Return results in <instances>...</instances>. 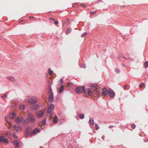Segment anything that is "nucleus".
Wrapping results in <instances>:
<instances>
[{"instance_id": "nucleus-1", "label": "nucleus", "mask_w": 148, "mask_h": 148, "mask_svg": "<svg viewBox=\"0 0 148 148\" xmlns=\"http://www.w3.org/2000/svg\"><path fill=\"white\" fill-rule=\"evenodd\" d=\"M27 119H25L23 122L24 125H27L29 123H33L35 121L36 117L31 113L28 112L27 113Z\"/></svg>"}, {"instance_id": "nucleus-11", "label": "nucleus", "mask_w": 148, "mask_h": 148, "mask_svg": "<svg viewBox=\"0 0 148 148\" xmlns=\"http://www.w3.org/2000/svg\"><path fill=\"white\" fill-rule=\"evenodd\" d=\"M24 120V118L20 116L17 117L15 119V122L16 123H21Z\"/></svg>"}, {"instance_id": "nucleus-9", "label": "nucleus", "mask_w": 148, "mask_h": 148, "mask_svg": "<svg viewBox=\"0 0 148 148\" xmlns=\"http://www.w3.org/2000/svg\"><path fill=\"white\" fill-rule=\"evenodd\" d=\"M13 128V130L16 132L21 131V126L18 125H14V126Z\"/></svg>"}, {"instance_id": "nucleus-37", "label": "nucleus", "mask_w": 148, "mask_h": 148, "mask_svg": "<svg viewBox=\"0 0 148 148\" xmlns=\"http://www.w3.org/2000/svg\"><path fill=\"white\" fill-rule=\"evenodd\" d=\"M80 5L82 7H85L86 6V5L84 4H82Z\"/></svg>"}, {"instance_id": "nucleus-2", "label": "nucleus", "mask_w": 148, "mask_h": 148, "mask_svg": "<svg viewBox=\"0 0 148 148\" xmlns=\"http://www.w3.org/2000/svg\"><path fill=\"white\" fill-rule=\"evenodd\" d=\"M48 108L47 110V113L49 114V116L50 118H52L51 117L52 114V111L53 110L54 106V104H51L48 105Z\"/></svg>"}, {"instance_id": "nucleus-24", "label": "nucleus", "mask_w": 148, "mask_h": 148, "mask_svg": "<svg viewBox=\"0 0 148 148\" xmlns=\"http://www.w3.org/2000/svg\"><path fill=\"white\" fill-rule=\"evenodd\" d=\"M25 105H21L19 106V109L21 110H23L25 109Z\"/></svg>"}, {"instance_id": "nucleus-45", "label": "nucleus", "mask_w": 148, "mask_h": 148, "mask_svg": "<svg viewBox=\"0 0 148 148\" xmlns=\"http://www.w3.org/2000/svg\"><path fill=\"white\" fill-rule=\"evenodd\" d=\"M60 83H62L63 82V80L62 78H61L60 79Z\"/></svg>"}, {"instance_id": "nucleus-16", "label": "nucleus", "mask_w": 148, "mask_h": 148, "mask_svg": "<svg viewBox=\"0 0 148 148\" xmlns=\"http://www.w3.org/2000/svg\"><path fill=\"white\" fill-rule=\"evenodd\" d=\"M46 123V120L44 119L41 122L39 123V127H41L44 126L45 125Z\"/></svg>"}, {"instance_id": "nucleus-41", "label": "nucleus", "mask_w": 148, "mask_h": 148, "mask_svg": "<svg viewBox=\"0 0 148 148\" xmlns=\"http://www.w3.org/2000/svg\"><path fill=\"white\" fill-rule=\"evenodd\" d=\"M49 19L53 21H54L55 20V19L54 18H51Z\"/></svg>"}, {"instance_id": "nucleus-34", "label": "nucleus", "mask_w": 148, "mask_h": 148, "mask_svg": "<svg viewBox=\"0 0 148 148\" xmlns=\"http://www.w3.org/2000/svg\"><path fill=\"white\" fill-rule=\"evenodd\" d=\"M95 129L97 130L99 129V127L98 125L97 124H95Z\"/></svg>"}, {"instance_id": "nucleus-4", "label": "nucleus", "mask_w": 148, "mask_h": 148, "mask_svg": "<svg viewBox=\"0 0 148 148\" xmlns=\"http://www.w3.org/2000/svg\"><path fill=\"white\" fill-rule=\"evenodd\" d=\"M37 102V98L36 97H32L29 99L28 101V103L30 105L35 104Z\"/></svg>"}, {"instance_id": "nucleus-36", "label": "nucleus", "mask_w": 148, "mask_h": 148, "mask_svg": "<svg viewBox=\"0 0 148 148\" xmlns=\"http://www.w3.org/2000/svg\"><path fill=\"white\" fill-rule=\"evenodd\" d=\"M69 19H66V20H65V23H68L69 22Z\"/></svg>"}, {"instance_id": "nucleus-10", "label": "nucleus", "mask_w": 148, "mask_h": 148, "mask_svg": "<svg viewBox=\"0 0 148 148\" xmlns=\"http://www.w3.org/2000/svg\"><path fill=\"white\" fill-rule=\"evenodd\" d=\"M108 92L109 96L111 98H113L115 95L114 91L111 89H109L108 91Z\"/></svg>"}, {"instance_id": "nucleus-19", "label": "nucleus", "mask_w": 148, "mask_h": 148, "mask_svg": "<svg viewBox=\"0 0 148 148\" xmlns=\"http://www.w3.org/2000/svg\"><path fill=\"white\" fill-rule=\"evenodd\" d=\"M38 105L35 104L32 106V108L33 110H37L38 108Z\"/></svg>"}, {"instance_id": "nucleus-39", "label": "nucleus", "mask_w": 148, "mask_h": 148, "mask_svg": "<svg viewBox=\"0 0 148 148\" xmlns=\"http://www.w3.org/2000/svg\"><path fill=\"white\" fill-rule=\"evenodd\" d=\"M71 84L69 83L68 84H67V86H68V87H69L71 85Z\"/></svg>"}, {"instance_id": "nucleus-26", "label": "nucleus", "mask_w": 148, "mask_h": 148, "mask_svg": "<svg viewBox=\"0 0 148 148\" xmlns=\"http://www.w3.org/2000/svg\"><path fill=\"white\" fill-rule=\"evenodd\" d=\"M48 73L50 75H51L53 73V71L51 70L50 68L48 69Z\"/></svg>"}, {"instance_id": "nucleus-18", "label": "nucleus", "mask_w": 148, "mask_h": 148, "mask_svg": "<svg viewBox=\"0 0 148 148\" xmlns=\"http://www.w3.org/2000/svg\"><path fill=\"white\" fill-rule=\"evenodd\" d=\"M40 131L39 129L38 128H36L34 130L32 131V133L33 134H35L36 133L39 132Z\"/></svg>"}, {"instance_id": "nucleus-27", "label": "nucleus", "mask_w": 148, "mask_h": 148, "mask_svg": "<svg viewBox=\"0 0 148 148\" xmlns=\"http://www.w3.org/2000/svg\"><path fill=\"white\" fill-rule=\"evenodd\" d=\"M79 117L81 119H82L84 118V116L83 114H80L79 115Z\"/></svg>"}, {"instance_id": "nucleus-5", "label": "nucleus", "mask_w": 148, "mask_h": 148, "mask_svg": "<svg viewBox=\"0 0 148 148\" xmlns=\"http://www.w3.org/2000/svg\"><path fill=\"white\" fill-rule=\"evenodd\" d=\"M85 88L84 86L78 87L76 88L75 89L76 92L78 94H80L83 91L85 92Z\"/></svg>"}, {"instance_id": "nucleus-32", "label": "nucleus", "mask_w": 148, "mask_h": 148, "mask_svg": "<svg viewBox=\"0 0 148 148\" xmlns=\"http://www.w3.org/2000/svg\"><path fill=\"white\" fill-rule=\"evenodd\" d=\"M87 32H85L82 35V37H84L86 35H87Z\"/></svg>"}, {"instance_id": "nucleus-12", "label": "nucleus", "mask_w": 148, "mask_h": 148, "mask_svg": "<svg viewBox=\"0 0 148 148\" xmlns=\"http://www.w3.org/2000/svg\"><path fill=\"white\" fill-rule=\"evenodd\" d=\"M101 92V93L104 96H105L108 94V91H107V89L106 88L102 89Z\"/></svg>"}, {"instance_id": "nucleus-7", "label": "nucleus", "mask_w": 148, "mask_h": 148, "mask_svg": "<svg viewBox=\"0 0 148 148\" xmlns=\"http://www.w3.org/2000/svg\"><path fill=\"white\" fill-rule=\"evenodd\" d=\"M33 134L32 131L31 127H27L26 129V134L25 135L26 137H27L28 135L31 136Z\"/></svg>"}, {"instance_id": "nucleus-13", "label": "nucleus", "mask_w": 148, "mask_h": 148, "mask_svg": "<svg viewBox=\"0 0 148 148\" xmlns=\"http://www.w3.org/2000/svg\"><path fill=\"white\" fill-rule=\"evenodd\" d=\"M13 144L14 147L16 148H18L20 146V143L18 141L16 140H15L13 142Z\"/></svg>"}, {"instance_id": "nucleus-40", "label": "nucleus", "mask_w": 148, "mask_h": 148, "mask_svg": "<svg viewBox=\"0 0 148 148\" xmlns=\"http://www.w3.org/2000/svg\"><path fill=\"white\" fill-rule=\"evenodd\" d=\"M13 136L14 137L17 138V136L15 134H13Z\"/></svg>"}, {"instance_id": "nucleus-22", "label": "nucleus", "mask_w": 148, "mask_h": 148, "mask_svg": "<svg viewBox=\"0 0 148 148\" xmlns=\"http://www.w3.org/2000/svg\"><path fill=\"white\" fill-rule=\"evenodd\" d=\"M7 79L12 82H14L15 81L14 79L12 77H7Z\"/></svg>"}, {"instance_id": "nucleus-42", "label": "nucleus", "mask_w": 148, "mask_h": 148, "mask_svg": "<svg viewBox=\"0 0 148 148\" xmlns=\"http://www.w3.org/2000/svg\"><path fill=\"white\" fill-rule=\"evenodd\" d=\"M114 127V126L112 125H110L109 126V128H112V127Z\"/></svg>"}, {"instance_id": "nucleus-23", "label": "nucleus", "mask_w": 148, "mask_h": 148, "mask_svg": "<svg viewBox=\"0 0 148 148\" xmlns=\"http://www.w3.org/2000/svg\"><path fill=\"white\" fill-rule=\"evenodd\" d=\"M64 86L63 85H62L59 90V92L60 93H61L64 90Z\"/></svg>"}, {"instance_id": "nucleus-38", "label": "nucleus", "mask_w": 148, "mask_h": 148, "mask_svg": "<svg viewBox=\"0 0 148 148\" xmlns=\"http://www.w3.org/2000/svg\"><path fill=\"white\" fill-rule=\"evenodd\" d=\"M96 12V11H94V12H90V14H95V13Z\"/></svg>"}, {"instance_id": "nucleus-15", "label": "nucleus", "mask_w": 148, "mask_h": 148, "mask_svg": "<svg viewBox=\"0 0 148 148\" xmlns=\"http://www.w3.org/2000/svg\"><path fill=\"white\" fill-rule=\"evenodd\" d=\"M16 114L14 112H11L9 114V117L11 119H13L16 117Z\"/></svg>"}, {"instance_id": "nucleus-3", "label": "nucleus", "mask_w": 148, "mask_h": 148, "mask_svg": "<svg viewBox=\"0 0 148 148\" xmlns=\"http://www.w3.org/2000/svg\"><path fill=\"white\" fill-rule=\"evenodd\" d=\"M91 87L94 91V93L97 96L99 95V92L98 91V89H99L98 86L96 84H93L91 85Z\"/></svg>"}, {"instance_id": "nucleus-28", "label": "nucleus", "mask_w": 148, "mask_h": 148, "mask_svg": "<svg viewBox=\"0 0 148 148\" xmlns=\"http://www.w3.org/2000/svg\"><path fill=\"white\" fill-rule=\"evenodd\" d=\"M144 66L146 68L148 67V62L146 61L144 64Z\"/></svg>"}, {"instance_id": "nucleus-43", "label": "nucleus", "mask_w": 148, "mask_h": 148, "mask_svg": "<svg viewBox=\"0 0 148 148\" xmlns=\"http://www.w3.org/2000/svg\"><path fill=\"white\" fill-rule=\"evenodd\" d=\"M58 21H54V23L55 24L57 25L58 24Z\"/></svg>"}, {"instance_id": "nucleus-21", "label": "nucleus", "mask_w": 148, "mask_h": 148, "mask_svg": "<svg viewBox=\"0 0 148 148\" xmlns=\"http://www.w3.org/2000/svg\"><path fill=\"white\" fill-rule=\"evenodd\" d=\"M89 122L91 125H93L94 124L93 119L92 118H90V119Z\"/></svg>"}, {"instance_id": "nucleus-30", "label": "nucleus", "mask_w": 148, "mask_h": 148, "mask_svg": "<svg viewBox=\"0 0 148 148\" xmlns=\"http://www.w3.org/2000/svg\"><path fill=\"white\" fill-rule=\"evenodd\" d=\"M7 95L6 94H5L1 96V97L3 99H4L5 98L7 97Z\"/></svg>"}, {"instance_id": "nucleus-46", "label": "nucleus", "mask_w": 148, "mask_h": 148, "mask_svg": "<svg viewBox=\"0 0 148 148\" xmlns=\"http://www.w3.org/2000/svg\"><path fill=\"white\" fill-rule=\"evenodd\" d=\"M29 18H32L33 19H34V18L33 17V16H30V17H29Z\"/></svg>"}, {"instance_id": "nucleus-29", "label": "nucleus", "mask_w": 148, "mask_h": 148, "mask_svg": "<svg viewBox=\"0 0 148 148\" xmlns=\"http://www.w3.org/2000/svg\"><path fill=\"white\" fill-rule=\"evenodd\" d=\"M71 28H68L66 30V33H69L71 32Z\"/></svg>"}, {"instance_id": "nucleus-35", "label": "nucleus", "mask_w": 148, "mask_h": 148, "mask_svg": "<svg viewBox=\"0 0 148 148\" xmlns=\"http://www.w3.org/2000/svg\"><path fill=\"white\" fill-rule=\"evenodd\" d=\"M127 86H128L127 85H125L123 87L124 89L125 90H126V88H127Z\"/></svg>"}, {"instance_id": "nucleus-17", "label": "nucleus", "mask_w": 148, "mask_h": 148, "mask_svg": "<svg viewBox=\"0 0 148 148\" xmlns=\"http://www.w3.org/2000/svg\"><path fill=\"white\" fill-rule=\"evenodd\" d=\"M45 113L44 111L43 110H40L38 112V115L39 117H41V116L44 114Z\"/></svg>"}, {"instance_id": "nucleus-33", "label": "nucleus", "mask_w": 148, "mask_h": 148, "mask_svg": "<svg viewBox=\"0 0 148 148\" xmlns=\"http://www.w3.org/2000/svg\"><path fill=\"white\" fill-rule=\"evenodd\" d=\"M143 86H145V84L144 83H142L140 85L139 87L140 88H142Z\"/></svg>"}, {"instance_id": "nucleus-6", "label": "nucleus", "mask_w": 148, "mask_h": 148, "mask_svg": "<svg viewBox=\"0 0 148 148\" xmlns=\"http://www.w3.org/2000/svg\"><path fill=\"white\" fill-rule=\"evenodd\" d=\"M49 90L48 94L49 97H48V101L49 102H51L53 100V94L52 92V90L51 88L49 87L48 89Z\"/></svg>"}, {"instance_id": "nucleus-44", "label": "nucleus", "mask_w": 148, "mask_h": 148, "mask_svg": "<svg viewBox=\"0 0 148 148\" xmlns=\"http://www.w3.org/2000/svg\"><path fill=\"white\" fill-rule=\"evenodd\" d=\"M116 73H119V71L118 69H116Z\"/></svg>"}, {"instance_id": "nucleus-14", "label": "nucleus", "mask_w": 148, "mask_h": 148, "mask_svg": "<svg viewBox=\"0 0 148 148\" xmlns=\"http://www.w3.org/2000/svg\"><path fill=\"white\" fill-rule=\"evenodd\" d=\"M84 92L88 94L90 96H91L92 95V93L91 91L90 88H87L86 90H85V92Z\"/></svg>"}, {"instance_id": "nucleus-20", "label": "nucleus", "mask_w": 148, "mask_h": 148, "mask_svg": "<svg viewBox=\"0 0 148 148\" xmlns=\"http://www.w3.org/2000/svg\"><path fill=\"white\" fill-rule=\"evenodd\" d=\"M58 121V117L56 116H55L53 118V122L54 123H56Z\"/></svg>"}, {"instance_id": "nucleus-31", "label": "nucleus", "mask_w": 148, "mask_h": 148, "mask_svg": "<svg viewBox=\"0 0 148 148\" xmlns=\"http://www.w3.org/2000/svg\"><path fill=\"white\" fill-rule=\"evenodd\" d=\"M131 127L133 129H134L136 127V125L134 124H132L131 125Z\"/></svg>"}, {"instance_id": "nucleus-8", "label": "nucleus", "mask_w": 148, "mask_h": 148, "mask_svg": "<svg viewBox=\"0 0 148 148\" xmlns=\"http://www.w3.org/2000/svg\"><path fill=\"white\" fill-rule=\"evenodd\" d=\"M0 142L7 143L9 142V140L6 138H4L3 136H0Z\"/></svg>"}, {"instance_id": "nucleus-47", "label": "nucleus", "mask_w": 148, "mask_h": 148, "mask_svg": "<svg viewBox=\"0 0 148 148\" xmlns=\"http://www.w3.org/2000/svg\"><path fill=\"white\" fill-rule=\"evenodd\" d=\"M2 37L1 36H0V40L2 39Z\"/></svg>"}, {"instance_id": "nucleus-25", "label": "nucleus", "mask_w": 148, "mask_h": 148, "mask_svg": "<svg viewBox=\"0 0 148 148\" xmlns=\"http://www.w3.org/2000/svg\"><path fill=\"white\" fill-rule=\"evenodd\" d=\"M79 66L80 67L84 68H85L86 67V66L85 64H80Z\"/></svg>"}, {"instance_id": "nucleus-48", "label": "nucleus", "mask_w": 148, "mask_h": 148, "mask_svg": "<svg viewBox=\"0 0 148 148\" xmlns=\"http://www.w3.org/2000/svg\"><path fill=\"white\" fill-rule=\"evenodd\" d=\"M13 107H14V105H12V107H12V108H13Z\"/></svg>"}]
</instances>
